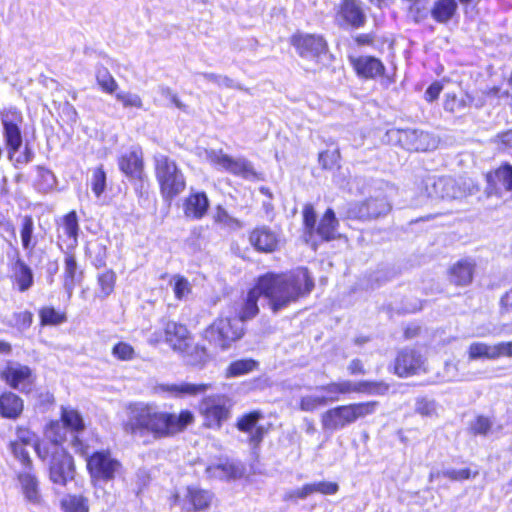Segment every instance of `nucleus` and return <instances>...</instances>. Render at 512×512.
Here are the masks:
<instances>
[{"label":"nucleus","mask_w":512,"mask_h":512,"mask_svg":"<svg viewBox=\"0 0 512 512\" xmlns=\"http://www.w3.org/2000/svg\"><path fill=\"white\" fill-rule=\"evenodd\" d=\"M313 288L314 282L307 268L298 267L280 273L266 272L259 275L247 290L235 317L243 324L255 318L260 312L258 300L261 296L268 301L272 312L277 313L307 296Z\"/></svg>","instance_id":"f257e3e1"},{"label":"nucleus","mask_w":512,"mask_h":512,"mask_svg":"<svg viewBox=\"0 0 512 512\" xmlns=\"http://www.w3.org/2000/svg\"><path fill=\"white\" fill-rule=\"evenodd\" d=\"M172 408V405L160 407L153 402H130L125 408L127 418L121 423L122 430L131 437L173 438L195 423V415L187 408L179 412Z\"/></svg>","instance_id":"f03ea898"},{"label":"nucleus","mask_w":512,"mask_h":512,"mask_svg":"<svg viewBox=\"0 0 512 512\" xmlns=\"http://www.w3.org/2000/svg\"><path fill=\"white\" fill-rule=\"evenodd\" d=\"M66 443V428L58 419H52L43 428V439H36L33 444L37 457L48 463L50 481L60 486L71 482L76 472L74 458Z\"/></svg>","instance_id":"7ed1b4c3"},{"label":"nucleus","mask_w":512,"mask_h":512,"mask_svg":"<svg viewBox=\"0 0 512 512\" xmlns=\"http://www.w3.org/2000/svg\"><path fill=\"white\" fill-rule=\"evenodd\" d=\"M75 452L86 460V470L93 484L115 481L124 473L123 463L110 449H99L89 453L90 447L80 436L71 439Z\"/></svg>","instance_id":"20e7f679"},{"label":"nucleus","mask_w":512,"mask_h":512,"mask_svg":"<svg viewBox=\"0 0 512 512\" xmlns=\"http://www.w3.org/2000/svg\"><path fill=\"white\" fill-rule=\"evenodd\" d=\"M153 169L163 201L171 203L186 190V176L174 159L164 154L154 155Z\"/></svg>","instance_id":"39448f33"},{"label":"nucleus","mask_w":512,"mask_h":512,"mask_svg":"<svg viewBox=\"0 0 512 512\" xmlns=\"http://www.w3.org/2000/svg\"><path fill=\"white\" fill-rule=\"evenodd\" d=\"M246 334L245 325L234 316L219 315L203 331V339L221 352L231 349Z\"/></svg>","instance_id":"423d86ee"},{"label":"nucleus","mask_w":512,"mask_h":512,"mask_svg":"<svg viewBox=\"0 0 512 512\" xmlns=\"http://www.w3.org/2000/svg\"><path fill=\"white\" fill-rule=\"evenodd\" d=\"M1 122L3 125V137L6 145L9 160L14 161L15 165L28 164L34 154L29 146H25L23 152L15 157L22 146L23 137L21 124L23 122L22 114L18 110H9L2 114Z\"/></svg>","instance_id":"0eeeda50"},{"label":"nucleus","mask_w":512,"mask_h":512,"mask_svg":"<svg viewBox=\"0 0 512 512\" xmlns=\"http://www.w3.org/2000/svg\"><path fill=\"white\" fill-rule=\"evenodd\" d=\"M232 400L225 394H210L198 402V413L206 429L220 430L231 417Z\"/></svg>","instance_id":"6e6552de"},{"label":"nucleus","mask_w":512,"mask_h":512,"mask_svg":"<svg viewBox=\"0 0 512 512\" xmlns=\"http://www.w3.org/2000/svg\"><path fill=\"white\" fill-rule=\"evenodd\" d=\"M192 341V335L188 327L180 322L163 319L161 320V327L156 329L151 338L152 344H167L172 350L176 352H186Z\"/></svg>","instance_id":"1a4fd4ad"},{"label":"nucleus","mask_w":512,"mask_h":512,"mask_svg":"<svg viewBox=\"0 0 512 512\" xmlns=\"http://www.w3.org/2000/svg\"><path fill=\"white\" fill-rule=\"evenodd\" d=\"M391 211V204L387 196L377 191L375 195L362 202L352 203L347 211L349 218L368 220L387 215Z\"/></svg>","instance_id":"9d476101"},{"label":"nucleus","mask_w":512,"mask_h":512,"mask_svg":"<svg viewBox=\"0 0 512 512\" xmlns=\"http://www.w3.org/2000/svg\"><path fill=\"white\" fill-rule=\"evenodd\" d=\"M119 171L132 182H139L142 188L146 181L144 153L140 146L131 147L117 158Z\"/></svg>","instance_id":"9b49d317"},{"label":"nucleus","mask_w":512,"mask_h":512,"mask_svg":"<svg viewBox=\"0 0 512 512\" xmlns=\"http://www.w3.org/2000/svg\"><path fill=\"white\" fill-rule=\"evenodd\" d=\"M16 438L9 442V449L13 456L25 469H33V460L30 457L27 447L36 441L35 432L28 426L17 425L15 428Z\"/></svg>","instance_id":"f8f14e48"},{"label":"nucleus","mask_w":512,"mask_h":512,"mask_svg":"<svg viewBox=\"0 0 512 512\" xmlns=\"http://www.w3.org/2000/svg\"><path fill=\"white\" fill-rule=\"evenodd\" d=\"M249 244L259 253H273L281 245L280 235L267 225H257L248 231Z\"/></svg>","instance_id":"ddd939ff"},{"label":"nucleus","mask_w":512,"mask_h":512,"mask_svg":"<svg viewBox=\"0 0 512 512\" xmlns=\"http://www.w3.org/2000/svg\"><path fill=\"white\" fill-rule=\"evenodd\" d=\"M211 163L219 170L226 171L244 179L252 178L257 175L249 161L233 158L223 152L213 155L211 157Z\"/></svg>","instance_id":"4468645a"},{"label":"nucleus","mask_w":512,"mask_h":512,"mask_svg":"<svg viewBox=\"0 0 512 512\" xmlns=\"http://www.w3.org/2000/svg\"><path fill=\"white\" fill-rule=\"evenodd\" d=\"M210 209V200L205 191L190 190L182 201V212L188 220L203 219Z\"/></svg>","instance_id":"2eb2a0df"},{"label":"nucleus","mask_w":512,"mask_h":512,"mask_svg":"<svg viewBox=\"0 0 512 512\" xmlns=\"http://www.w3.org/2000/svg\"><path fill=\"white\" fill-rule=\"evenodd\" d=\"M9 280L14 290L25 293L34 285V273L32 268L20 257L19 254L9 266Z\"/></svg>","instance_id":"dca6fc26"},{"label":"nucleus","mask_w":512,"mask_h":512,"mask_svg":"<svg viewBox=\"0 0 512 512\" xmlns=\"http://www.w3.org/2000/svg\"><path fill=\"white\" fill-rule=\"evenodd\" d=\"M57 239L59 243L66 244L68 250H74L78 246L80 226L75 210L64 214L57 223Z\"/></svg>","instance_id":"f3484780"},{"label":"nucleus","mask_w":512,"mask_h":512,"mask_svg":"<svg viewBox=\"0 0 512 512\" xmlns=\"http://www.w3.org/2000/svg\"><path fill=\"white\" fill-rule=\"evenodd\" d=\"M262 417L263 415L261 411L253 410L238 417L235 424L236 428L240 432L249 435L248 442L254 447H258L262 443L264 436L267 433V429L261 425H257V422Z\"/></svg>","instance_id":"a211bd4d"},{"label":"nucleus","mask_w":512,"mask_h":512,"mask_svg":"<svg viewBox=\"0 0 512 512\" xmlns=\"http://www.w3.org/2000/svg\"><path fill=\"white\" fill-rule=\"evenodd\" d=\"M215 494L208 489L188 485L185 489L183 510L185 512H207L213 505Z\"/></svg>","instance_id":"6ab92c4d"},{"label":"nucleus","mask_w":512,"mask_h":512,"mask_svg":"<svg viewBox=\"0 0 512 512\" xmlns=\"http://www.w3.org/2000/svg\"><path fill=\"white\" fill-rule=\"evenodd\" d=\"M423 357L413 349H403L395 361V373L399 377H409L425 372Z\"/></svg>","instance_id":"aec40b11"},{"label":"nucleus","mask_w":512,"mask_h":512,"mask_svg":"<svg viewBox=\"0 0 512 512\" xmlns=\"http://www.w3.org/2000/svg\"><path fill=\"white\" fill-rule=\"evenodd\" d=\"M0 378L12 389H19L25 385L31 386L35 380V376L29 366H14L11 363H8L0 371Z\"/></svg>","instance_id":"412c9836"},{"label":"nucleus","mask_w":512,"mask_h":512,"mask_svg":"<svg viewBox=\"0 0 512 512\" xmlns=\"http://www.w3.org/2000/svg\"><path fill=\"white\" fill-rule=\"evenodd\" d=\"M426 191L428 197L433 199L450 200L456 199L462 195L455 180L450 177H440L438 179L429 178L426 182Z\"/></svg>","instance_id":"4be33fe9"},{"label":"nucleus","mask_w":512,"mask_h":512,"mask_svg":"<svg viewBox=\"0 0 512 512\" xmlns=\"http://www.w3.org/2000/svg\"><path fill=\"white\" fill-rule=\"evenodd\" d=\"M16 478L20 484L21 492L25 500L33 505H41L43 503V497L40 482L34 472V468L17 473Z\"/></svg>","instance_id":"5701e85b"},{"label":"nucleus","mask_w":512,"mask_h":512,"mask_svg":"<svg viewBox=\"0 0 512 512\" xmlns=\"http://www.w3.org/2000/svg\"><path fill=\"white\" fill-rule=\"evenodd\" d=\"M320 234V226L317 225V213L312 204L307 203L302 208L301 237L315 251L318 247L317 237Z\"/></svg>","instance_id":"b1692460"},{"label":"nucleus","mask_w":512,"mask_h":512,"mask_svg":"<svg viewBox=\"0 0 512 512\" xmlns=\"http://www.w3.org/2000/svg\"><path fill=\"white\" fill-rule=\"evenodd\" d=\"M512 191V167L505 165L487 174L486 193L501 196L502 191Z\"/></svg>","instance_id":"393cba45"},{"label":"nucleus","mask_w":512,"mask_h":512,"mask_svg":"<svg viewBox=\"0 0 512 512\" xmlns=\"http://www.w3.org/2000/svg\"><path fill=\"white\" fill-rule=\"evenodd\" d=\"M24 400L17 393L4 390L0 393V417L7 420H17L24 412Z\"/></svg>","instance_id":"a878e982"},{"label":"nucleus","mask_w":512,"mask_h":512,"mask_svg":"<svg viewBox=\"0 0 512 512\" xmlns=\"http://www.w3.org/2000/svg\"><path fill=\"white\" fill-rule=\"evenodd\" d=\"M84 271L80 269L76 256L72 250H68L64 254L63 259V286L67 292L72 290L83 280Z\"/></svg>","instance_id":"bb28decb"},{"label":"nucleus","mask_w":512,"mask_h":512,"mask_svg":"<svg viewBox=\"0 0 512 512\" xmlns=\"http://www.w3.org/2000/svg\"><path fill=\"white\" fill-rule=\"evenodd\" d=\"M400 141L408 150L427 151L436 147V140L427 132L418 130H405L401 132Z\"/></svg>","instance_id":"cd10ccee"},{"label":"nucleus","mask_w":512,"mask_h":512,"mask_svg":"<svg viewBox=\"0 0 512 512\" xmlns=\"http://www.w3.org/2000/svg\"><path fill=\"white\" fill-rule=\"evenodd\" d=\"M476 263L470 258H465L454 263L449 269V280L457 286H467L473 280Z\"/></svg>","instance_id":"c85d7f7f"},{"label":"nucleus","mask_w":512,"mask_h":512,"mask_svg":"<svg viewBox=\"0 0 512 512\" xmlns=\"http://www.w3.org/2000/svg\"><path fill=\"white\" fill-rule=\"evenodd\" d=\"M351 423H353V420L349 405L330 409L322 417V424L332 430L342 429Z\"/></svg>","instance_id":"c756f323"},{"label":"nucleus","mask_w":512,"mask_h":512,"mask_svg":"<svg viewBox=\"0 0 512 512\" xmlns=\"http://www.w3.org/2000/svg\"><path fill=\"white\" fill-rule=\"evenodd\" d=\"M351 63L359 76L375 78L384 71V65L380 60L372 56H360L351 58Z\"/></svg>","instance_id":"7c9ffc66"},{"label":"nucleus","mask_w":512,"mask_h":512,"mask_svg":"<svg viewBox=\"0 0 512 512\" xmlns=\"http://www.w3.org/2000/svg\"><path fill=\"white\" fill-rule=\"evenodd\" d=\"M211 384L209 383H180V384H166L161 386V390L172 394L176 397L182 396H197L200 394H204L207 390L211 389Z\"/></svg>","instance_id":"2f4dec72"},{"label":"nucleus","mask_w":512,"mask_h":512,"mask_svg":"<svg viewBox=\"0 0 512 512\" xmlns=\"http://www.w3.org/2000/svg\"><path fill=\"white\" fill-rule=\"evenodd\" d=\"M66 430H70L75 435L79 436V433L84 431L85 423L80 412L74 408L61 407L60 417L58 419Z\"/></svg>","instance_id":"473e14b6"},{"label":"nucleus","mask_w":512,"mask_h":512,"mask_svg":"<svg viewBox=\"0 0 512 512\" xmlns=\"http://www.w3.org/2000/svg\"><path fill=\"white\" fill-rule=\"evenodd\" d=\"M34 220L31 215H25L22 217L19 234L21 239L22 248L31 254L36 245L37 241L34 237Z\"/></svg>","instance_id":"72a5a7b5"},{"label":"nucleus","mask_w":512,"mask_h":512,"mask_svg":"<svg viewBox=\"0 0 512 512\" xmlns=\"http://www.w3.org/2000/svg\"><path fill=\"white\" fill-rule=\"evenodd\" d=\"M39 325L58 326L67 321V313L64 310L56 309L51 305L42 306L38 310Z\"/></svg>","instance_id":"f704fd0d"},{"label":"nucleus","mask_w":512,"mask_h":512,"mask_svg":"<svg viewBox=\"0 0 512 512\" xmlns=\"http://www.w3.org/2000/svg\"><path fill=\"white\" fill-rule=\"evenodd\" d=\"M458 9L456 0H437L432 9L431 16L438 23H447Z\"/></svg>","instance_id":"c9c22d12"},{"label":"nucleus","mask_w":512,"mask_h":512,"mask_svg":"<svg viewBox=\"0 0 512 512\" xmlns=\"http://www.w3.org/2000/svg\"><path fill=\"white\" fill-rule=\"evenodd\" d=\"M341 14L353 26L359 27L365 22V15L358 0H343Z\"/></svg>","instance_id":"e433bc0d"},{"label":"nucleus","mask_w":512,"mask_h":512,"mask_svg":"<svg viewBox=\"0 0 512 512\" xmlns=\"http://www.w3.org/2000/svg\"><path fill=\"white\" fill-rule=\"evenodd\" d=\"M258 361L252 358L238 359L229 363L224 371L226 378H236L257 370Z\"/></svg>","instance_id":"4c0bfd02"},{"label":"nucleus","mask_w":512,"mask_h":512,"mask_svg":"<svg viewBox=\"0 0 512 512\" xmlns=\"http://www.w3.org/2000/svg\"><path fill=\"white\" fill-rule=\"evenodd\" d=\"M389 385L382 381H350L349 393H363L368 395H384Z\"/></svg>","instance_id":"58836bf2"},{"label":"nucleus","mask_w":512,"mask_h":512,"mask_svg":"<svg viewBox=\"0 0 512 512\" xmlns=\"http://www.w3.org/2000/svg\"><path fill=\"white\" fill-rule=\"evenodd\" d=\"M99 297L106 298L112 295L116 288L117 274L113 269H106L96 276Z\"/></svg>","instance_id":"ea45409f"},{"label":"nucleus","mask_w":512,"mask_h":512,"mask_svg":"<svg viewBox=\"0 0 512 512\" xmlns=\"http://www.w3.org/2000/svg\"><path fill=\"white\" fill-rule=\"evenodd\" d=\"M62 512H89V500L81 494H68L60 501Z\"/></svg>","instance_id":"a19ab883"},{"label":"nucleus","mask_w":512,"mask_h":512,"mask_svg":"<svg viewBox=\"0 0 512 512\" xmlns=\"http://www.w3.org/2000/svg\"><path fill=\"white\" fill-rule=\"evenodd\" d=\"M95 78L100 90L107 94H114L118 89V83L110 71L101 66L96 70Z\"/></svg>","instance_id":"79ce46f5"},{"label":"nucleus","mask_w":512,"mask_h":512,"mask_svg":"<svg viewBox=\"0 0 512 512\" xmlns=\"http://www.w3.org/2000/svg\"><path fill=\"white\" fill-rule=\"evenodd\" d=\"M338 220L333 210L328 209L322 216V240H331L340 237L337 230Z\"/></svg>","instance_id":"37998d69"},{"label":"nucleus","mask_w":512,"mask_h":512,"mask_svg":"<svg viewBox=\"0 0 512 512\" xmlns=\"http://www.w3.org/2000/svg\"><path fill=\"white\" fill-rule=\"evenodd\" d=\"M172 285V290L175 299L182 301L186 299L192 293V286L190 281L183 275H173L169 281Z\"/></svg>","instance_id":"c03bdc74"},{"label":"nucleus","mask_w":512,"mask_h":512,"mask_svg":"<svg viewBox=\"0 0 512 512\" xmlns=\"http://www.w3.org/2000/svg\"><path fill=\"white\" fill-rule=\"evenodd\" d=\"M213 221L215 224L220 225L221 227L224 228L238 229L242 227L241 221L231 216L229 212L221 205H217L215 207Z\"/></svg>","instance_id":"a18cd8bd"},{"label":"nucleus","mask_w":512,"mask_h":512,"mask_svg":"<svg viewBox=\"0 0 512 512\" xmlns=\"http://www.w3.org/2000/svg\"><path fill=\"white\" fill-rule=\"evenodd\" d=\"M291 44L300 56H307L316 49L317 40L311 35H294L291 38Z\"/></svg>","instance_id":"49530a36"},{"label":"nucleus","mask_w":512,"mask_h":512,"mask_svg":"<svg viewBox=\"0 0 512 512\" xmlns=\"http://www.w3.org/2000/svg\"><path fill=\"white\" fill-rule=\"evenodd\" d=\"M350 380L330 383L322 386V400H338L340 394H349Z\"/></svg>","instance_id":"de8ad7c7"},{"label":"nucleus","mask_w":512,"mask_h":512,"mask_svg":"<svg viewBox=\"0 0 512 512\" xmlns=\"http://www.w3.org/2000/svg\"><path fill=\"white\" fill-rule=\"evenodd\" d=\"M378 405L379 403L377 401L349 404L353 422L375 413Z\"/></svg>","instance_id":"09e8293b"},{"label":"nucleus","mask_w":512,"mask_h":512,"mask_svg":"<svg viewBox=\"0 0 512 512\" xmlns=\"http://www.w3.org/2000/svg\"><path fill=\"white\" fill-rule=\"evenodd\" d=\"M106 188V172L103 165L93 169L91 177V189L96 197H100Z\"/></svg>","instance_id":"8fccbe9b"},{"label":"nucleus","mask_w":512,"mask_h":512,"mask_svg":"<svg viewBox=\"0 0 512 512\" xmlns=\"http://www.w3.org/2000/svg\"><path fill=\"white\" fill-rule=\"evenodd\" d=\"M111 353L119 361H131L136 356L134 347L124 341L117 342L112 347Z\"/></svg>","instance_id":"3c124183"},{"label":"nucleus","mask_w":512,"mask_h":512,"mask_svg":"<svg viewBox=\"0 0 512 512\" xmlns=\"http://www.w3.org/2000/svg\"><path fill=\"white\" fill-rule=\"evenodd\" d=\"M437 403L427 397H419L415 402V411L424 417H433L437 415Z\"/></svg>","instance_id":"603ef678"},{"label":"nucleus","mask_w":512,"mask_h":512,"mask_svg":"<svg viewBox=\"0 0 512 512\" xmlns=\"http://www.w3.org/2000/svg\"><path fill=\"white\" fill-rule=\"evenodd\" d=\"M472 102V98L470 96L458 98L456 95L448 94L444 103V108L450 112H460L464 108L468 107Z\"/></svg>","instance_id":"864d4df0"},{"label":"nucleus","mask_w":512,"mask_h":512,"mask_svg":"<svg viewBox=\"0 0 512 512\" xmlns=\"http://www.w3.org/2000/svg\"><path fill=\"white\" fill-rule=\"evenodd\" d=\"M215 470L221 472L227 479H236L243 475V468L232 461H225L216 464Z\"/></svg>","instance_id":"5fc2aeb1"},{"label":"nucleus","mask_w":512,"mask_h":512,"mask_svg":"<svg viewBox=\"0 0 512 512\" xmlns=\"http://www.w3.org/2000/svg\"><path fill=\"white\" fill-rule=\"evenodd\" d=\"M490 344L483 342H474L468 348V357L470 360L488 359L490 358Z\"/></svg>","instance_id":"6e6d98bb"},{"label":"nucleus","mask_w":512,"mask_h":512,"mask_svg":"<svg viewBox=\"0 0 512 512\" xmlns=\"http://www.w3.org/2000/svg\"><path fill=\"white\" fill-rule=\"evenodd\" d=\"M115 98L121 102L124 108H135L142 109L143 101L142 98L137 94L129 92H115Z\"/></svg>","instance_id":"4d7b16f0"},{"label":"nucleus","mask_w":512,"mask_h":512,"mask_svg":"<svg viewBox=\"0 0 512 512\" xmlns=\"http://www.w3.org/2000/svg\"><path fill=\"white\" fill-rule=\"evenodd\" d=\"M328 148L322 151V166L325 168H332L338 164L340 153L338 146L331 142L327 145Z\"/></svg>","instance_id":"13d9d810"},{"label":"nucleus","mask_w":512,"mask_h":512,"mask_svg":"<svg viewBox=\"0 0 512 512\" xmlns=\"http://www.w3.org/2000/svg\"><path fill=\"white\" fill-rule=\"evenodd\" d=\"M490 358L496 360L501 357L512 358V341L490 344Z\"/></svg>","instance_id":"bf43d9fd"},{"label":"nucleus","mask_w":512,"mask_h":512,"mask_svg":"<svg viewBox=\"0 0 512 512\" xmlns=\"http://www.w3.org/2000/svg\"><path fill=\"white\" fill-rule=\"evenodd\" d=\"M445 477L452 481H462L469 479L471 477V471L468 468L463 469H446L441 472L432 473L431 478L433 477Z\"/></svg>","instance_id":"052dcab7"},{"label":"nucleus","mask_w":512,"mask_h":512,"mask_svg":"<svg viewBox=\"0 0 512 512\" xmlns=\"http://www.w3.org/2000/svg\"><path fill=\"white\" fill-rule=\"evenodd\" d=\"M320 490V484H306L301 488L293 489L285 495L286 500L303 499L308 495Z\"/></svg>","instance_id":"680f3d73"},{"label":"nucleus","mask_w":512,"mask_h":512,"mask_svg":"<svg viewBox=\"0 0 512 512\" xmlns=\"http://www.w3.org/2000/svg\"><path fill=\"white\" fill-rule=\"evenodd\" d=\"M491 421L484 417L479 416L472 424V430L475 434L486 435L491 428Z\"/></svg>","instance_id":"e2e57ef3"},{"label":"nucleus","mask_w":512,"mask_h":512,"mask_svg":"<svg viewBox=\"0 0 512 512\" xmlns=\"http://www.w3.org/2000/svg\"><path fill=\"white\" fill-rule=\"evenodd\" d=\"M14 320L19 328L27 329L33 322L32 312L25 310L14 315Z\"/></svg>","instance_id":"0e129e2a"},{"label":"nucleus","mask_w":512,"mask_h":512,"mask_svg":"<svg viewBox=\"0 0 512 512\" xmlns=\"http://www.w3.org/2000/svg\"><path fill=\"white\" fill-rule=\"evenodd\" d=\"M441 90H442V86L440 83L435 82V83L431 84L425 91V99L429 102L434 101L435 99L438 98Z\"/></svg>","instance_id":"69168bd1"},{"label":"nucleus","mask_w":512,"mask_h":512,"mask_svg":"<svg viewBox=\"0 0 512 512\" xmlns=\"http://www.w3.org/2000/svg\"><path fill=\"white\" fill-rule=\"evenodd\" d=\"M499 304L503 312L512 311V288L500 298Z\"/></svg>","instance_id":"338daca9"},{"label":"nucleus","mask_w":512,"mask_h":512,"mask_svg":"<svg viewBox=\"0 0 512 512\" xmlns=\"http://www.w3.org/2000/svg\"><path fill=\"white\" fill-rule=\"evenodd\" d=\"M348 371L351 375H363L365 369L362 362L359 359H353L348 365Z\"/></svg>","instance_id":"774afa93"}]
</instances>
